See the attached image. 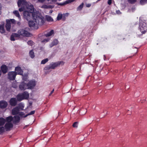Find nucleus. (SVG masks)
Masks as SVG:
<instances>
[{"label": "nucleus", "mask_w": 147, "mask_h": 147, "mask_svg": "<svg viewBox=\"0 0 147 147\" xmlns=\"http://www.w3.org/2000/svg\"><path fill=\"white\" fill-rule=\"evenodd\" d=\"M6 23L5 25V27L7 30L8 31H10L11 28V24L9 23V21L8 19L6 20Z\"/></svg>", "instance_id": "14"}, {"label": "nucleus", "mask_w": 147, "mask_h": 147, "mask_svg": "<svg viewBox=\"0 0 147 147\" xmlns=\"http://www.w3.org/2000/svg\"><path fill=\"white\" fill-rule=\"evenodd\" d=\"M8 20L9 21V23L10 24L11 23H12L13 24L16 23V21L14 19H10V20Z\"/></svg>", "instance_id": "34"}, {"label": "nucleus", "mask_w": 147, "mask_h": 147, "mask_svg": "<svg viewBox=\"0 0 147 147\" xmlns=\"http://www.w3.org/2000/svg\"><path fill=\"white\" fill-rule=\"evenodd\" d=\"M31 34L28 31L24 30H20L18 31V33H13L11 35L10 39L11 41H14L20 38L21 36H30Z\"/></svg>", "instance_id": "3"}, {"label": "nucleus", "mask_w": 147, "mask_h": 147, "mask_svg": "<svg viewBox=\"0 0 147 147\" xmlns=\"http://www.w3.org/2000/svg\"><path fill=\"white\" fill-rule=\"evenodd\" d=\"M54 91V89H53L52 90L51 92L49 94V96H50L52 94V93Z\"/></svg>", "instance_id": "44"}, {"label": "nucleus", "mask_w": 147, "mask_h": 147, "mask_svg": "<svg viewBox=\"0 0 147 147\" xmlns=\"http://www.w3.org/2000/svg\"><path fill=\"white\" fill-rule=\"evenodd\" d=\"M7 67L5 65H3L1 67V69L3 73H6L7 71Z\"/></svg>", "instance_id": "19"}, {"label": "nucleus", "mask_w": 147, "mask_h": 147, "mask_svg": "<svg viewBox=\"0 0 147 147\" xmlns=\"http://www.w3.org/2000/svg\"><path fill=\"white\" fill-rule=\"evenodd\" d=\"M147 3V0H141L140 3L142 5H144Z\"/></svg>", "instance_id": "31"}, {"label": "nucleus", "mask_w": 147, "mask_h": 147, "mask_svg": "<svg viewBox=\"0 0 147 147\" xmlns=\"http://www.w3.org/2000/svg\"><path fill=\"white\" fill-rule=\"evenodd\" d=\"M20 111L18 107H16L13 109L12 110V113L13 115H16L18 114Z\"/></svg>", "instance_id": "16"}, {"label": "nucleus", "mask_w": 147, "mask_h": 147, "mask_svg": "<svg viewBox=\"0 0 147 147\" xmlns=\"http://www.w3.org/2000/svg\"><path fill=\"white\" fill-rule=\"evenodd\" d=\"M129 3L133 4L135 3L137 1V0H127Z\"/></svg>", "instance_id": "32"}, {"label": "nucleus", "mask_w": 147, "mask_h": 147, "mask_svg": "<svg viewBox=\"0 0 147 147\" xmlns=\"http://www.w3.org/2000/svg\"><path fill=\"white\" fill-rule=\"evenodd\" d=\"M13 13L18 18L19 20H21L20 16L19 14V12L18 11L15 10L13 12Z\"/></svg>", "instance_id": "21"}, {"label": "nucleus", "mask_w": 147, "mask_h": 147, "mask_svg": "<svg viewBox=\"0 0 147 147\" xmlns=\"http://www.w3.org/2000/svg\"><path fill=\"white\" fill-rule=\"evenodd\" d=\"M17 74L22 75L23 74V71L21 67L19 66H17L15 68V71Z\"/></svg>", "instance_id": "11"}, {"label": "nucleus", "mask_w": 147, "mask_h": 147, "mask_svg": "<svg viewBox=\"0 0 147 147\" xmlns=\"http://www.w3.org/2000/svg\"><path fill=\"white\" fill-rule=\"evenodd\" d=\"M49 60L47 58L45 59H44L43 60H42L41 62V64H45L46 62H47Z\"/></svg>", "instance_id": "35"}, {"label": "nucleus", "mask_w": 147, "mask_h": 147, "mask_svg": "<svg viewBox=\"0 0 147 147\" xmlns=\"http://www.w3.org/2000/svg\"><path fill=\"white\" fill-rule=\"evenodd\" d=\"M6 122L5 119L2 118H0V126H2L4 125Z\"/></svg>", "instance_id": "24"}, {"label": "nucleus", "mask_w": 147, "mask_h": 147, "mask_svg": "<svg viewBox=\"0 0 147 147\" xmlns=\"http://www.w3.org/2000/svg\"><path fill=\"white\" fill-rule=\"evenodd\" d=\"M12 121L14 122H18L20 119V118L18 116H15L13 118L12 117Z\"/></svg>", "instance_id": "22"}, {"label": "nucleus", "mask_w": 147, "mask_h": 147, "mask_svg": "<svg viewBox=\"0 0 147 147\" xmlns=\"http://www.w3.org/2000/svg\"><path fill=\"white\" fill-rule=\"evenodd\" d=\"M86 6L87 7H89L91 6V5L90 4H88L86 5Z\"/></svg>", "instance_id": "46"}, {"label": "nucleus", "mask_w": 147, "mask_h": 147, "mask_svg": "<svg viewBox=\"0 0 147 147\" xmlns=\"http://www.w3.org/2000/svg\"><path fill=\"white\" fill-rule=\"evenodd\" d=\"M49 12L50 13H51L53 12V11L52 10H50Z\"/></svg>", "instance_id": "48"}, {"label": "nucleus", "mask_w": 147, "mask_h": 147, "mask_svg": "<svg viewBox=\"0 0 147 147\" xmlns=\"http://www.w3.org/2000/svg\"><path fill=\"white\" fill-rule=\"evenodd\" d=\"M18 85V82L15 81L12 84V86L13 88H16L17 87Z\"/></svg>", "instance_id": "30"}, {"label": "nucleus", "mask_w": 147, "mask_h": 147, "mask_svg": "<svg viewBox=\"0 0 147 147\" xmlns=\"http://www.w3.org/2000/svg\"><path fill=\"white\" fill-rule=\"evenodd\" d=\"M17 100L16 98H12L10 100L9 102L11 106H15L17 104Z\"/></svg>", "instance_id": "13"}, {"label": "nucleus", "mask_w": 147, "mask_h": 147, "mask_svg": "<svg viewBox=\"0 0 147 147\" xmlns=\"http://www.w3.org/2000/svg\"><path fill=\"white\" fill-rule=\"evenodd\" d=\"M50 39L49 38H47V39H45L43 40H42L41 42L42 43H45L48 42L49 40Z\"/></svg>", "instance_id": "37"}, {"label": "nucleus", "mask_w": 147, "mask_h": 147, "mask_svg": "<svg viewBox=\"0 0 147 147\" xmlns=\"http://www.w3.org/2000/svg\"><path fill=\"white\" fill-rule=\"evenodd\" d=\"M28 24L30 27L34 29H37L38 28L36 20H34V18L32 16V17L28 20Z\"/></svg>", "instance_id": "6"}, {"label": "nucleus", "mask_w": 147, "mask_h": 147, "mask_svg": "<svg viewBox=\"0 0 147 147\" xmlns=\"http://www.w3.org/2000/svg\"><path fill=\"white\" fill-rule=\"evenodd\" d=\"M35 112V111H31L27 115H33L34 113Z\"/></svg>", "instance_id": "42"}, {"label": "nucleus", "mask_w": 147, "mask_h": 147, "mask_svg": "<svg viewBox=\"0 0 147 147\" xmlns=\"http://www.w3.org/2000/svg\"><path fill=\"white\" fill-rule=\"evenodd\" d=\"M51 6H48L47 5H43L42 6H41V7L42 8H52L53 7H51Z\"/></svg>", "instance_id": "29"}, {"label": "nucleus", "mask_w": 147, "mask_h": 147, "mask_svg": "<svg viewBox=\"0 0 147 147\" xmlns=\"http://www.w3.org/2000/svg\"><path fill=\"white\" fill-rule=\"evenodd\" d=\"M7 105V103L5 101H1L0 102V107L2 108L6 107Z\"/></svg>", "instance_id": "17"}, {"label": "nucleus", "mask_w": 147, "mask_h": 147, "mask_svg": "<svg viewBox=\"0 0 147 147\" xmlns=\"http://www.w3.org/2000/svg\"><path fill=\"white\" fill-rule=\"evenodd\" d=\"M62 14L61 13H59L57 17V20H61L62 18Z\"/></svg>", "instance_id": "36"}, {"label": "nucleus", "mask_w": 147, "mask_h": 147, "mask_svg": "<svg viewBox=\"0 0 147 147\" xmlns=\"http://www.w3.org/2000/svg\"><path fill=\"white\" fill-rule=\"evenodd\" d=\"M135 9V7H134V8H132L131 9V10H130L131 11H133Z\"/></svg>", "instance_id": "47"}, {"label": "nucleus", "mask_w": 147, "mask_h": 147, "mask_svg": "<svg viewBox=\"0 0 147 147\" xmlns=\"http://www.w3.org/2000/svg\"><path fill=\"white\" fill-rule=\"evenodd\" d=\"M84 5V3H82L78 8V10H81L83 8Z\"/></svg>", "instance_id": "38"}, {"label": "nucleus", "mask_w": 147, "mask_h": 147, "mask_svg": "<svg viewBox=\"0 0 147 147\" xmlns=\"http://www.w3.org/2000/svg\"><path fill=\"white\" fill-rule=\"evenodd\" d=\"M4 25L5 23L3 22L0 24V32L1 34L5 33V30L4 28Z\"/></svg>", "instance_id": "12"}, {"label": "nucleus", "mask_w": 147, "mask_h": 147, "mask_svg": "<svg viewBox=\"0 0 147 147\" xmlns=\"http://www.w3.org/2000/svg\"><path fill=\"white\" fill-rule=\"evenodd\" d=\"M28 88L29 89L33 88L36 85V82L34 80H30L27 84Z\"/></svg>", "instance_id": "8"}, {"label": "nucleus", "mask_w": 147, "mask_h": 147, "mask_svg": "<svg viewBox=\"0 0 147 147\" xmlns=\"http://www.w3.org/2000/svg\"><path fill=\"white\" fill-rule=\"evenodd\" d=\"M112 3V0H108V4L110 5Z\"/></svg>", "instance_id": "43"}, {"label": "nucleus", "mask_w": 147, "mask_h": 147, "mask_svg": "<svg viewBox=\"0 0 147 147\" xmlns=\"http://www.w3.org/2000/svg\"><path fill=\"white\" fill-rule=\"evenodd\" d=\"M8 78L10 80H13L15 79L16 74L14 71L9 72L7 74Z\"/></svg>", "instance_id": "7"}, {"label": "nucleus", "mask_w": 147, "mask_h": 147, "mask_svg": "<svg viewBox=\"0 0 147 147\" xmlns=\"http://www.w3.org/2000/svg\"><path fill=\"white\" fill-rule=\"evenodd\" d=\"M20 116L22 117H26L28 115H26V116H25L24 114V113L23 112H19L18 114Z\"/></svg>", "instance_id": "33"}, {"label": "nucleus", "mask_w": 147, "mask_h": 147, "mask_svg": "<svg viewBox=\"0 0 147 147\" xmlns=\"http://www.w3.org/2000/svg\"><path fill=\"white\" fill-rule=\"evenodd\" d=\"M5 128L3 127H0V133H1L3 132Z\"/></svg>", "instance_id": "39"}, {"label": "nucleus", "mask_w": 147, "mask_h": 147, "mask_svg": "<svg viewBox=\"0 0 147 147\" xmlns=\"http://www.w3.org/2000/svg\"><path fill=\"white\" fill-rule=\"evenodd\" d=\"M18 107L20 110H23L24 107V104L22 103H20L19 104V105Z\"/></svg>", "instance_id": "26"}, {"label": "nucleus", "mask_w": 147, "mask_h": 147, "mask_svg": "<svg viewBox=\"0 0 147 147\" xmlns=\"http://www.w3.org/2000/svg\"><path fill=\"white\" fill-rule=\"evenodd\" d=\"M27 43L28 45L32 46L33 44V42L32 40H30L27 42Z\"/></svg>", "instance_id": "40"}, {"label": "nucleus", "mask_w": 147, "mask_h": 147, "mask_svg": "<svg viewBox=\"0 0 147 147\" xmlns=\"http://www.w3.org/2000/svg\"><path fill=\"white\" fill-rule=\"evenodd\" d=\"M18 5L20 11H24V18L26 20H28L31 17L32 13L34 11L33 6L30 3H27L25 0H19Z\"/></svg>", "instance_id": "1"}, {"label": "nucleus", "mask_w": 147, "mask_h": 147, "mask_svg": "<svg viewBox=\"0 0 147 147\" xmlns=\"http://www.w3.org/2000/svg\"><path fill=\"white\" fill-rule=\"evenodd\" d=\"M19 88L21 90H24L26 89H28L27 84L24 82H22L19 86Z\"/></svg>", "instance_id": "10"}, {"label": "nucleus", "mask_w": 147, "mask_h": 147, "mask_svg": "<svg viewBox=\"0 0 147 147\" xmlns=\"http://www.w3.org/2000/svg\"><path fill=\"white\" fill-rule=\"evenodd\" d=\"M17 24H18V25H20V23L19 22H18Z\"/></svg>", "instance_id": "49"}, {"label": "nucleus", "mask_w": 147, "mask_h": 147, "mask_svg": "<svg viewBox=\"0 0 147 147\" xmlns=\"http://www.w3.org/2000/svg\"><path fill=\"white\" fill-rule=\"evenodd\" d=\"M32 16L34 18V20H35L38 26V25H43L45 22V20L44 17L40 15L39 12L34 10V11L32 13V14L31 15V17L28 20L32 17Z\"/></svg>", "instance_id": "2"}, {"label": "nucleus", "mask_w": 147, "mask_h": 147, "mask_svg": "<svg viewBox=\"0 0 147 147\" xmlns=\"http://www.w3.org/2000/svg\"><path fill=\"white\" fill-rule=\"evenodd\" d=\"M28 79V74H26L25 75H23L22 76V80L24 81H27V79Z\"/></svg>", "instance_id": "27"}, {"label": "nucleus", "mask_w": 147, "mask_h": 147, "mask_svg": "<svg viewBox=\"0 0 147 147\" xmlns=\"http://www.w3.org/2000/svg\"><path fill=\"white\" fill-rule=\"evenodd\" d=\"M12 119L11 116H9L6 118L7 123L5 125V128L6 130H9L12 127Z\"/></svg>", "instance_id": "4"}, {"label": "nucleus", "mask_w": 147, "mask_h": 147, "mask_svg": "<svg viewBox=\"0 0 147 147\" xmlns=\"http://www.w3.org/2000/svg\"><path fill=\"white\" fill-rule=\"evenodd\" d=\"M54 34V31L53 30H51L47 33L45 34V36L46 37H49L51 36Z\"/></svg>", "instance_id": "25"}, {"label": "nucleus", "mask_w": 147, "mask_h": 147, "mask_svg": "<svg viewBox=\"0 0 147 147\" xmlns=\"http://www.w3.org/2000/svg\"><path fill=\"white\" fill-rule=\"evenodd\" d=\"M29 55L30 57L32 58H33L34 57V53L32 50L30 51Z\"/></svg>", "instance_id": "28"}, {"label": "nucleus", "mask_w": 147, "mask_h": 147, "mask_svg": "<svg viewBox=\"0 0 147 147\" xmlns=\"http://www.w3.org/2000/svg\"><path fill=\"white\" fill-rule=\"evenodd\" d=\"M116 13L117 14H119L121 13L119 10H117L116 11Z\"/></svg>", "instance_id": "45"}, {"label": "nucleus", "mask_w": 147, "mask_h": 147, "mask_svg": "<svg viewBox=\"0 0 147 147\" xmlns=\"http://www.w3.org/2000/svg\"><path fill=\"white\" fill-rule=\"evenodd\" d=\"M78 123L77 122H75L73 125V126L74 127H77L78 126Z\"/></svg>", "instance_id": "41"}, {"label": "nucleus", "mask_w": 147, "mask_h": 147, "mask_svg": "<svg viewBox=\"0 0 147 147\" xmlns=\"http://www.w3.org/2000/svg\"><path fill=\"white\" fill-rule=\"evenodd\" d=\"M17 100L18 101H21L24 99L22 93L18 94L16 96Z\"/></svg>", "instance_id": "18"}, {"label": "nucleus", "mask_w": 147, "mask_h": 147, "mask_svg": "<svg viewBox=\"0 0 147 147\" xmlns=\"http://www.w3.org/2000/svg\"><path fill=\"white\" fill-rule=\"evenodd\" d=\"M46 20L49 22H52L53 21V19L50 16L46 15L45 16Z\"/></svg>", "instance_id": "23"}, {"label": "nucleus", "mask_w": 147, "mask_h": 147, "mask_svg": "<svg viewBox=\"0 0 147 147\" xmlns=\"http://www.w3.org/2000/svg\"><path fill=\"white\" fill-rule=\"evenodd\" d=\"M64 63L63 61H61L57 63H55L51 64L49 65V68L51 69H54L55 67L60 65H63Z\"/></svg>", "instance_id": "9"}, {"label": "nucleus", "mask_w": 147, "mask_h": 147, "mask_svg": "<svg viewBox=\"0 0 147 147\" xmlns=\"http://www.w3.org/2000/svg\"><path fill=\"white\" fill-rule=\"evenodd\" d=\"M58 43V41L57 39H54L52 42L50 44V47H52L55 45H57Z\"/></svg>", "instance_id": "20"}, {"label": "nucleus", "mask_w": 147, "mask_h": 147, "mask_svg": "<svg viewBox=\"0 0 147 147\" xmlns=\"http://www.w3.org/2000/svg\"><path fill=\"white\" fill-rule=\"evenodd\" d=\"M22 93L24 100L28 99L29 96V94L28 92L26 91Z\"/></svg>", "instance_id": "15"}, {"label": "nucleus", "mask_w": 147, "mask_h": 147, "mask_svg": "<svg viewBox=\"0 0 147 147\" xmlns=\"http://www.w3.org/2000/svg\"><path fill=\"white\" fill-rule=\"evenodd\" d=\"M139 29L142 34H144L147 30V24L145 22H140Z\"/></svg>", "instance_id": "5"}, {"label": "nucleus", "mask_w": 147, "mask_h": 147, "mask_svg": "<svg viewBox=\"0 0 147 147\" xmlns=\"http://www.w3.org/2000/svg\"><path fill=\"white\" fill-rule=\"evenodd\" d=\"M100 0H98V1H97V2H98V1H100Z\"/></svg>", "instance_id": "50"}]
</instances>
